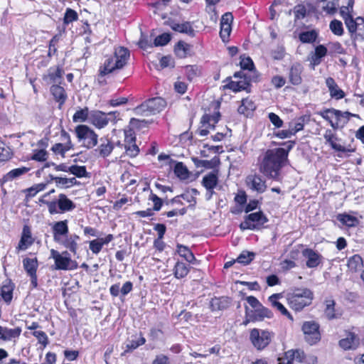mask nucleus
Segmentation results:
<instances>
[{"mask_svg": "<svg viewBox=\"0 0 364 364\" xmlns=\"http://www.w3.org/2000/svg\"><path fill=\"white\" fill-rule=\"evenodd\" d=\"M294 144V141H289L283 144L286 146V148H275L267 150L259 164L260 173L269 178L278 181L282 168L289 162V152L292 149Z\"/></svg>", "mask_w": 364, "mask_h": 364, "instance_id": "f257e3e1", "label": "nucleus"}, {"mask_svg": "<svg viewBox=\"0 0 364 364\" xmlns=\"http://www.w3.org/2000/svg\"><path fill=\"white\" fill-rule=\"evenodd\" d=\"M129 50L124 47L115 48L114 55L107 56L99 70L100 76L110 74L116 70L122 69L129 58Z\"/></svg>", "mask_w": 364, "mask_h": 364, "instance_id": "f03ea898", "label": "nucleus"}, {"mask_svg": "<svg viewBox=\"0 0 364 364\" xmlns=\"http://www.w3.org/2000/svg\"><path fill=\"white\" fill-rule=\"evenodd\" d=\"M313 299V292L307 288L295 289L287 295L289 307L295 311H301L304 308L309 306Z\"/></svg>", "mask_w": 364, "mask_h": 364, "instance_id": "7ed1b4c3", "label": "nucleus"}, {"mask_svg": "<svg viewBox=\"0 0 364 364\" xmlns=\"http://www.w3.org/2000/svg\"><path fill=\"white\" fill-rule=\"evenodd\" d=\"M235 78H238V80H231L227 85L226 87L232 90L235 92L245 90L250 92V82L255 81L257 78V75L255 73H246L245 71L236 72L234 74Z\"/></svg>", "mask_w": 364, "mask_h": 364, "instance_id": "20e7f679", "label": "nucleus"}, {"mask_svg": "<svg viewBox=\"0 0 364 364\" xmlns=\"http://www.w3.org/2000/svg\"><path fill=\"white\" fill-rule=\"evenodd\" d=\"M75 133L78 141L83 147L90 149L97 145L98 135L87 125L77 126Z\"/></svg>", "mask_w": 364, "mask_h": 364, "instance_id": "39448f33", "label": "nucleus"}, {"mask_svg": "<svg viewBox=\"0 0 364 364\" xmlns=\"http://www.w3.org/2000/svg\"><path fill=\"white\" fill-rule=\"evenodd\" d=\"M166 105V101L161 97H154L147 100L139 106L135 108L136 114L143 115H151L162 111Z\"/></svg>", "mask_w": 364, "mask_h": 364, "instance_id": "423d86ee", "label": "nucleus"}, {"mask_svg": "<svg viewBox=\"0 0 364 364\" xmlns=\"http://www.w3.org/2000/svg\"><path fill=\"white\" fill-rule=\"evenodd\" d=\"M274 333L267 330L253 328L250 333V340L259 350L264 349L272 341Z\"/></svg>", "mask_w": 364, "mask_h": 364, "instance_id": "0eeeda50", "label": "nucleus"}, {"mask_svg": "<svg viewBox=\"0 0 364 364\" xmlns=\"http://www.w3.org/2000/svg\"><path fill=\"white\" fill-rule=\"evenodd\" d=\"M50 257L55 261V269L60 270H72L77 267L76 262L72 260L68 251L60 253L55 250H50Z\"/></svg>", "mask_w": 364, "mask_h": 364, "instance_id": "6e6552de", "label": "nucleus"}, {"mask_svg": "<svg viewBox=\"0 0 364 364\" xmlns=\"http://www.w3.org/2000/svg\"><path fill=\"white\" fill-rule=\"evenodd\" d=\"M267 221V218L262 211L252 213L245 216V220L240 225V228L242 230H259Z\"/></svg>", "mask_w": 364, "mask_h": 364, "instance_id": "1a4fd4ad", "label": "nucleus"}, {"mask_svg": "<svg viewBox=\"0 0 364 364\" xmlns=\"http://www.w3.org/2000/svg\"><path fill=\"white\" fill-rule=\"evenodd\" d=\"M302 331L306 341L311 345L316 343L321 338L319 325L316 321H305L302 325Z\"/></svg>", "mask_w": 364, "mask_h": 364, "instance_id": "9d476101", "label": "nucleus"}, {"mask_svg": "<svg viewBox=\"0 0 364 364\" xmlns=\"http://www.w3.org/2000/svg\"><path fill=\"white\" fill-rule=\"evenodd\" d=\"M347 29L353 41H364V18L357 17L347 23Z\"/></svg>", "mask_w": 364, "mask_h": 364, "instance_id": "9b49d317", "label": "nucleus"}, {"mask_svg": "<svg viewBox=\"0 0 364 364\" xmlns=\"http://www.w3.org/2000/svg\"><path fill=\"white\" fill-rule=\"evenodd\" d=\"M247 187L259 193H262L267 190L266 181L257 174H251L247 176L245 180Z\"/></svg>", "mask_w": 364, "mask_h": 364, "instance_id": "f8f14e48", "label": "nucleus"}, {"mask_svg": "<svg viewBox=\"0 0 364 364\" xmlns=\"http://www.w3.org/2000/svg\"><path fill=\"white\" fill-rule=\"evenodd\" d=\"M218 183V171H214L205 175L202 180V184L207 190L206 198L210 200L214 193L213 189Z\"/></svg>", "mask_w": 364, "mask_h": 364, "instance_id": "ddd939ff", "label": "nucleus"}, {"mask_svg": "<svg viewBox=\"0 0 364 364\" xmlns=\"http://www.w3.org/2000/svg\"><path fill=\"white\" fill-rule=\"evenodd\" d=\"M323 137L326 143H328L331 146V147L336 151L341 153H348L354 151L353 149L345 147L341 144L337 143V141H338V138L337 135L331 129H326L323 134Z\"/></svg>", "mask_w": 364, "mask_h": 364, "instance_id": "4468645a", "label": "nucleus"}, {"mask_svg": "<svg viewBox=\"0 0 364 364\" xmlns=\"http://www.w3.org/2000/svg\"><path fill=\"white\" fill-rule=\"evenodd\" d=\"M53 240L61 242V239L69 233L68 221L67 220L55 222L51 224Z\"/></svg>", "mask_w": 364, "mask_h": 364, "instance_id": "2eb2a0df", "label": "nucleus"}, {"mask_svg": "<svg viewBox=\"0 0 364 364\" xmlns=\"http://www.w3.org/2000/svg\"><path fill=\"white\" fill-rule=\"evenodd\" d=\"M61 137L65 140V142L64 144L62 143H56L55 144L52 148V151L57 155H60L62 156H65V154L69 151L73 149L74 145L73 144L70 139V136L68 132H66L65 130H63L61 132Z\"/></svg>", "mask_w": 364, "mask_h": 364, "instance_id": "dca6fc26", "label": "nucleus"}, {"mask_svg": "<svg viewBox=\"0 0 364 364\" xmlns=\"http://www.w3.org/2000/svg\"><path fill=\"white\" fill-rule=\"evenodd\" d=\"M233 21V16L231 13L227 12L222 16L220 21V36L223 42H228L232 31L231 23Z\"/></svg>", "mask_w": 364, "mask_h": 364, "instance_id": "f3484780", "label": "nucleus"}, {"mask_svg": "<svg viewBox=\"0 0 364 364\" xmlns=\"http://www.w3.org/2000/svg\"><path fill=\"white\" fill-rule=\"evenodd\" d=\"M34 242L31 228L25 225L23 228L20 241L16 248V253L27 250Z\"/></svg>", "mask_w": 364, "mask_h": 364, "instance_id": "a211bd4d", "label": "nucleus"}, {"mask_svg": "<svg viewBox=\"0 0 364 364\" xmlns=\"http://www.w3.org/2000/svg\"><path fill=\"white\" fill-rule=\"evenodd\" d=\"M250 316V319H247L244 323L247 324V323L251 321H262L264 318H271L273 316V313L269 309L264 307L262 304L261 306L257 308L254 311H252L250 314H248Z\"/></svg>", "mask_w": 364, "mask_h": 364, "instance_id": "6ab92c4d", "label": "nucleus"}, {"mask_svg": "<svg viewBox=\"0 0 364 364\" xmlns=\"http://www.w3.org/2000/svg\"><path fill=\"white\" fill-rule=\"evenodd\" d=\"M302 255L306 259V265L309 268L317 267L323 260L321 254L310 248H306L302 251Z\"/></svg>", "mask_w": 364, "mask_h": 364, "instance_id": "aec40b11", "label": "nucleus"}, {"mask_svg": "<svg viewBox=\"0 0 364 364\" xmlns=\"http://www.w3.org/2000/svg\"><path fill=\"white\" fill-rule=\"evenodd\" d=\"M304 358L305 355L303 351L290 350L285 352L284 356L278 358V364H293L294 360L301 363L304 361Z\"/></svg>", "mask_w": 364, "mask_h": 364, "instance_id": "412c9836", "label": "nucleus"}, {"mask_svg": "<svg viewBox=\"0 0 364 364\" xmlns=\"http://www.w3.org/2000/svg\"><path fill=\"white\" fill-rule=\"evenodd\" d=\"M114 148L113 142L106 137L100 139V145L94 150L96 155L106 158L109 156Z\"/></svg>", "mask_w": 364, "mask_h": 364, "instance_id": "4be33fe9", "label": "nucleus"}, {"mask_svg": "<svg viewBox=\"0 0 364 364\" xmlns=\"http://www.w3.org/2000/svg\"><path fill=\"white\" fill-rule=\"evenodd\" d=\"M80 237L76 234H68L67 236L61 239V242L57 243L63 245L65 248L69 250L72 253L75 255L78 248V241Z\"/></svg>", "mask_w": 364, "mask_h": 364, "instance_id": "5701e85b", "label": "nucleus"}, {"mask_svg": "<svg viewBox=\"0 0 364 364\" xmlns=\"http://www.w3.org/2000/svg\"><path fill=\"white\" fill-rule=\"evenodd\" d=\"M359 345V338L353 332H348L346 337L340 340L339 346L344 350H350L357 348Z\"/></svg>", "mask_w": 364, "mask_h": 364, "instance_id": "b1692460", "label": "nucleus"}, {"mask_svg": "<svg viewBox=\"0 0 364 364\" xmlns=\"http://www.w3.org/2000/svg\"><path fill=\"white\" fill-rule=\"evenodd\" d=\"M114 237L112 234L107 235L105 237L97 238L90 242L89 247L93 254L97 255L105 245L109 243Z\"/></svg>", "mask_w": 364, "mask_h": 364, "instance_id": "393cba45", "label": "nucleus"}, {"mask_svg": "<svg viewBox=\"0 0 364 364\" xmlns=\"http://www.w3.org/2000/svg\"><path fill=\"white\" fill-rule=\"evenodd\" d=\"M282 297V294H274L269 297L268 300L273 307L276 308L283 316H287L291 321H293L294 318L291 314L282 303L278 301V299Z\"/></svg>", "mask_w": 364, "mask_h": 364, "instance_id": "a878e982", "label": "nucleus"}, {"mask_svg": "<svg viewBox=\"0 0 364 364\" xmlns=\"http://www.w3.org/2000/svg\"><path fill=\"white\" fill-rule=\"evenodd\" d=\"M21 333V328L20 327L9 328L0 326V340L4 341L15 340L20 336Z\"/></svg>", "mask_w": 364, "mask_h": 364, "instance_id": "bb28decb", "label": "nucleus"}, {"mask_svg": "<svg viewBox=\"0 0 364 364\" xmlns=\"http://www.w3.org/2000/svg\"><path fill=\"white\" fill-rule=\"evenodd\" d=\"M90 122L97 128L102 129L107 125L106 113L101 111H94L90 116Z\"/></svg>", "mask_w": 364, "mask_h": 364, "instance_id": "cd10ccee", "label": "nucleus"}, {"mask_svg": "<svg viewBox=\"0 0 364 364\" xmlns=\"http://www.w3.org/2000/svg\"><path fill=\"white\" fill-rule=\"evenodd\" d=\"M326 84L328 88V91L331 97L336 100H340L344 97V92L338 87L333 78L328 77L326 80Z\"/></svg>", "mask_w": 364, "mask_h": 364, "instance_id": "c85d7f7f", "label": "nucleus"}, {"mask_svg": "<svg viewBox=\"0 0 364 364\" xmlns=\"http://www.w3.org/2000/svg\"><path fill=\"white\" fill-rule=\"evenodd\" d=\"M302 73V66L299 63H295L290 68L289 78L291 84L298 85L301 83L302 79L301 74Z\"/></svg>", "mask_w": 364, "mask_h": 364, "instance_id": "c756f323", "label": "nucleus"}, {"mask_svg": "<svg viewBox=\"0 0 364 364\" xmlns=\"http://www.w3.org/2000/svg\"><path fill=\"white\" fill-rule=\"evenodd\" d=\"M171 28L175 31L186 33L190 36L195 35L194 29L193 28L191 23L188 21L183 22L182 23L173 22L171 24Z\"/></svg>", "mask_w": 364, "mask_h": 364, "instance_id": "7c9ffc66", "label": "nucleus"}, {"mask_svg": "<svg viewBox=\"0 0 364 364\" xmlns=\"http://www.w3.org/2000/svg\"><path fill=\"white\" fill-rule=\"evenodd\" d=\"M58 204L61 213L68 212L75 208V204L65 194H60L58 196Z\"/></svg>", "mask_w": 364, "mask_h": 364, "instance_id": "2f4dec72", "label": "nucleus"}, {"mask_svg": "<svg viewBox=\"0 0 364 364\" xmlns=\"http://www.w3.org/2000/svg\"><path fill=\"white\" fill-rule=\"evenodd\" d=\"M326 308L324 310V314L328 320L338 318L341 316V313H338L335 309L336 302L333 299H328L325 301Z\"/></svg>", "mask_w": 364, "mask_h": 364, "instance_id": "473e14b6", "label": "nucleus"}, {"mask_svg": "<svg viewBox=\"0 0 364 364\" xmlns=\"http://www.w3.org/2000/svg\"><path fill=\"white\" fill-rule=\"evenodd\" d=\"M50 92L56 102L61 106L67 100V94L65 89L59 85H53L50 87Z\"/></svg>", "mask_w": 364, "mask_h": 364, "instance_id": "72a5a7b5", "label": "nucleus"}, {"mask_svg": "<svg viewBox=\"0 0 364 364\" xmlns=\"http://www.w3.org/2000/svg\"><path fill=\"white\" fill-rule=\"evenodd\" d=\"M347 265L350 271L357 272L363 267V258L359 255H354L348 259Z\"/></svg>", "mask_w": 364, "mask_h": 364, "instance_id": "f704fd0d", "label": "nucleus"}, {"mask_svg": "<svg viewBox=\"0 0 364 364\" xmlns=\"http://www.w3.org/2000/svg\"><path fill=\"white\" fill-rule=\"evenodd\" d=\"M255 109L256 105L255 102L249 98H245L242 100V104L238 107V112L248 117Z\"/></svg>", "mask_w": 364, "mask_h": 364, "instance_id": "c9c22d12", "label": "nucleus"}, {"mask_svg": "<svg viewBox=\"0 0 364 364\" xmlns=\"http://www.w3.org/2000/svg\"><path fill=\"white\" fill-rule=\"evenodd\" d=\"M220 117L219 112L215 113L213 115L205 114L201 118V124L203 127H207L210 129H213L215 125L218 122Z\"/></svg>", "mask_w": 364, "mask_h": 364, "instance_id": "e433bc0d", "label": "nucleus"}, {"mask_svg": "<svg viewBox=\"0 0 364 364\" xmlns=\"http://www.w3.org/2000/svg\"><path fill=\"white\" fill-rule=\"evenodd\" d=\"M23 268L28 275H33L36 274V270L38 266V260L36 258L26 257L23 259Z\"/></svg>", "mask_w": 364, "mask_h": 364, "instance_id": "4c0bfd02", "label": "nucleus"}, {"mask_svg": "<svg viewBox=\"0 0 364 364\" xmlns=\"http://www.w3.org/2000/svg\"><path fill=\"white\" fill-rule=\"evenodd\" d=\"M176 247V251L181 257L184 258L189 263H194L196 260V257L188 247L178 244Z\"/></svg>", "mask_w": 364, "mask_h": 364, "instance_id": "58836bf2", "label": "nucleus"}, {"mask_svg": "<svg viewBox=\"0 0 364 364\" xmlns=\"http://www.w3.org/2000/svg\"><path fill=\"white\" fill-rule=\"evenodd\" d=\"M323 4L320 6L323 12H324L326 15H334L339 6L338 0H331L328 1H326L322 3Z\"/></svg>", "mask_w": 364, "mask_h": 364, "instance_id": "ea45409f", "label": "nucleus"}, {"mask_svg": "<svg viewBox=\"0 0 364 364\" xmlns=\"http://www.w3.org/2000/svg\"><path fill=\"white\" fill-rule=\"evenodd\" d=\"M339 112L341 114V116L339 118H336L335 123H331V127L336 130L339 128H342L346 125L350 117L351 113L349 112H342L339 110Z\"/></svg>", "mask_w": 364, "mask_h": 364, "instance_id": "a19ab883", "label": "nucleus"}, {"mask_svg": "<svg viewBox=\"0 0 364 364\" xmlns=\"http://www.w3.org/2000/svg\"><path fill=\"white\" fill-rule=\"evenodd\" d=\"M14 288V286L11 282H7L1 287V295L6 303H9L13 298Z\"/></svg>", "mask_w": 364, "mask_h": 364, "instance_id": "79ce46f5", "label": "nucleus"}, {"mask_svg": "<svg viewBox=\"0 0 364 364\" xmlns=\"http://www.w3.org/2000/svg\"><path fill=\"white\" fill-rule=\"evenodd\" d=\"M189 272V267L185 263L177 262L174 266L173 274L176 278L181 279L185 277Z\"/></svg>", "mask_w": 364, "mask_h": 364, "instance_id": "37998d69", "label": "nucleus"}, {"mask_svg": "<svg viewBox=\"0 0 364 364\" xmlns=\"http://www.w3.org/2000/svg\"><path fill=\"white\" fill-rule=\"evenodd\" d=\"M29 170L30 168L27 167H21L13 169L4 176L3 180L4 182L12 181L13 179L26 173Z\"/></svg>", "mask_w": 364, "mask_h": 364, "instance_id": "c03bdc74", "label": "nucleus"}, {"mask_svg": "<svg viewBox=\"0 0 364 364\" xmlns=\"http://www.w3.org/2000/svg\"><path fill=\"white\" fill-rule=\"evenodd\" d=\"M319 114L322 117L323 119L328 121L330 125L331 126V123H335L333 121L332 118H339L341 116V114L339 112V110L336 109H327L319 113Z\"/></svg>", "mask_w": 364, "mask_h": 364, "instance_id": "a18cd8bd", "label": "nucleus"}, {"mask_svg": "<svg viewBox=\"0 0 364 364\" xmlns=\"http://www.w3.org/2000/svg\"><path fill=\"white\" fill-rule=\"evenodd\" d=\"M337 218L342 224L348 227H354L359 223L357 218L346 213L339 214Z\"/></svg>", "mask_w": 364, "mask_h": 364, "instance_id": "49530a36", "label": "nucleus"}, {"mask_svg": "<svg viewBox=\"0 0 364 364\" xmlns=\"http://www.w3.org/2000/svg\"><path fill=\"white\" fill-rule=\"evenodd\" d=\"M12 156V151L6 143L0 139V161H6Z\"/></svg>", "mask_w": 364, "mask_h": 364, "instance_id": "de8ad7c7", "label": "nucleus"}, {"mask_svg": "<svg viewBox=\"0 0 364 364\" xmlns=\"http://www.w3.org/2000/svg\"><path fill=\"white\" fill-rule=\"evenodd\" d=\"M195 164L198 167H204L205 168H213L220 163V159L218 157H214L210 161L208 160H199V159H193Z\"/></svg>", "mask_w": 364, "mask_h": 364, "instance_id": "09e8293b", "label": "nucleus"}, {"mask_svg": "<svg viewBox=\"0 0 364 364\" xmlns=\"http://www.w3.org/2000/svg\"><path fill=\"white\" fill-rule=\"evenodd\" d=\"M53 180L55 181L58 186L62 188H70L77 183L75 178H63V177H53Z\"/></svg>", "mask_w": 364, "mask_h": 364, "instance_id": "8fccbe9b", "label": "nucleus"}, {"mask_svg": "<svg viewBox=\"0 0 364 364\" xmlns=\"http://www.w3.org/2000/svg\"><path fill=\"white\" fill-rule=\"evenodd\" d=\"M240 67L242 70L245 71L246 73L250 74V73H255L256 75V71L254 70V63L252 59L249 57L244 58L240 61Z\"/></svg>", "mask_w": 364, "mask_h": 364, "instance_id": "3c124183", "label": "nucleus"}, {"mask_svg": "<svg viewBox=\"0 0 364 364\" xmlns=\"http://www.w3.org/2000/svg\"><path fill=\"white\" fill-rule=\"evenodd\" d=\"M190 45L180 41L176 46V54L181 58L186 57L188 51L190 50Z\"/></svg>", "mask_w": 364, "mask_h": 364, "instance_id": "603ef678", "label": "nucleus"}, {"mask_svg": "<svg viewBox=\"0 0 364 364\" xmlns=\"http://www.w3.org/2000/svg\"><path fill=\"white\" fill-rule=\"evenodd\" d=\"M330 30L334 35L341 36L343 34V23L341 21L334 19L329 24Z\"/></svg>", "mask_w": 364, "mask_h": 364, "instance_id": "864d4df0", "label": "nucleus"}, {"mask_svg": "<svg viewBox=\"0 0 364 364\" xmlns=\"http://www.w3.org/2000/svg\"><path fill=\"white\" fill-rule=\"evenodd\" d=\"M317 38V33L312 30L302 32L299 35V39L303 43H313Z\"/></svg>", "mask_w": 364, "mask_h": 364, "instance_id": "5fc2aeb1", "label": "nucleus"}, {"mask_svg": "<svg viewBox=\"0 0 364 364\" xmlns=\"http://www.w3.org/2000/svg\"><path fill=\"white\" fill-rule=\"evenodd\" d=\"M255 254L252 252L243 251L237 258V262L244 264H248L255 258Z\"/></svg>", "mask_w": 364, "mask_h": 364, "instance_id": "6e6d98bb", "label": "nucleus"}, {"mask_svg": "<svg viewBox=\"0 0 364 364\" xmlns=\"http://www.w3.org/2000/svg\"><path fill=\"white\" fill-rule=\"evenodd\" d=\"M70 173L78 178L87 177L88 176V173L84 166H70Z\"/></svg>", "mask_w": 364, "mask_h": 364, "instance_id": "4d7b16f0", "label": "nucleus"}, {"mask_svg": "<svg viewBox=\"0 0 364 364\" xmlns=\"http://www.w3.org/2000/svg\"><path fill=\"white\" fill-rule=\"evenodd\" d=\"M174 173L178 177L182 179H185L188 176V171L181 162H178L176 164Z\"/></svg>", "mask_w": 364, "mask_h": 364, "instance_id": "13d9d810", "label": "nucleus"}, {"mask_svg": "<svg viewBox=\"0 0 364 364\" xmlns=\"http://www.w3.org/2000/svg\"><path fill=\"white\" fill-rule=\"evenodd\" d=\"M77 19H78L77 13L75 10L68 8L66 9L65 15H64V18H63L64 24L68 25L70 23L77 21Z\"/></svg>", "mask_w": 364, "mask_h": 364, "instance_id": "bf43d9fd", "label": "nucleus"}, {"mask_svg": "<svg viewBox=\"0 0 364 364\" xmlns=\"http://www.w3.org/2000/svg\"><path fill=\"white\" fill-rule=\"evenodd\" d=\"M63 76V70L60 68H56L55 69L50 68L48 70V77L50 78V81L53 82H58L62 78Z\"/></svg>", "mask_w": 364, "mask_h": 364, "instance_id": "052dcab7", "label": "nucleus"}, {"mask_svg": "<svg viewBox=\"0 0 364 364\" xmlns=\"http://www.w3.org/2000/svg\"><path fill=\"white\" fill-rule=\"evenodd\" d=\"M88 118V109L87 107L77 110L73 117L74 122H83Z\"/></svg>", "mask_w": 364, "mask_h": 364, "instance_id": "680f3d73", "label": "nucleus"}, {"mask_svg": "<svg viewBox=\"0 0 364 364\" xmlns=\"http://www.w3.org/2000/svg\"><path fill=\"white\" fill-rule=\"evenodd\" d=\"M48 154L44 149L34 150L31 159L34 161L43 162L48 159Z\"/></svg>", "mask_w": 364, "mask_h": 364, "instance_id": "e2e57ef3", "label": "nucleus"}, {"mask_svg": "<svg viewBox=\"0 0 364 364\" xmlns=\"http://www.w3.org/2000/svg\"><path fill=\"white\" fill-rule=\"evenodd\" d=\"M125 152L130 157H135L139 154V148L136 144V141L132 144H124Z\"/></svg>", "mask_w": 364, "mask_h": 364, "instance_id": "0e129e2a", "label": "nucleus"}, {"mask_svg": "<svg viewBox=\"0 0 364 364\" xmlns=\"http://www.w3.org/2000/svg\"><path fill=\"white\" fill-rule=\"evenodd\" d=\"M304 119L301 117L289 124V129L292 134L294 135L296 132L302 130L304 129Z\"/></svg>", "mask_w": 364, "mask_h": 364, "instance_id": "69168bd1", "label": "nucleus"}, {"mask_svg": "<svg viewBox=\"0 0 364 364\" xmlns=\"http://www.w3.org/2000/svg\"><path fill=\"white\" fill-rule=\"evenodd\" d=\"M145 342H146V339L143 336H141L136 341L132 340V341H129L126 346L127 349L125 350L124 353H127L132 350L136 349L139 346L144 345L145 343Z\"/></svg>", "mask_w": 364, "mask_h": 364, "instance_id": "338daca9", "label": "nucleus"}, {"mask_svg": "<svg viewBox=\"0 0 364 364\" xmlns=\"http://www.w3.org/2000/svg\"><path fill=\"white\" fill-rule=\"evenodd\" d=\"M32 334L38 339L39 343H41L43 348L48 344V337L44 331H35Z\"/></svg>", "mask_w": 364, "mask_h": 364, "instance_id": "774afa93", "label": "nucleus"}]
</instances>
